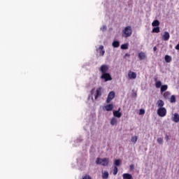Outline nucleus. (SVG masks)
Here are the masks:
<instances>
[{"mask_svg":"<svg viewBox=\"0 0 179 179\" xmlns=\"http://www.w3.org/2000/svg\"><path fill=\"white\" fill-rule=\"evenodd\" d=\"M131 36H132V27H131V26H127L122 30V37L127 38L131 37Z\"/></svg>","mask_w":179,"mask_h":179,"instance_id":"obj_1","label":"nucleus"},{"mask_svg":"<svg viewBox=\"0 0 179 179\" xmlns=\"http://www.w3.org/2000/svg\"><path fill=\"white\" fill-rule=\"evenodd\" d=\"M108 162H110V159L108 158H96V164H100L101 166H108Z\"/></svg>","mask_w":179,"mask_h":179,"instance_id":"obj_2","label":"nucleus"},{"mask_svg":"<svg viewBox=\"0 0 179 179\" xmlns=\"http://www.w3.org/2000/svg\"><path fill=\"white\" fill-rule=\"evenodd\" d=\"M157 114L159 117H166V115H167V110L166 108H159L157 111Z\"/></svg>","mask_w":179,"mask_h":179,"instance_id":"obj_3","label":"nucleus"},{"mask_svg":"<svg viewBox=\"0 0 179 179\" xmlns=\"http://www.w3.org/2000/svg\"><path fill=\"white\" fill-rule=\"evenodd\" d=\"M101 79H102V80H104V82L113 80V78L111 77V74H110V73H104L101 74Z\"/></svg>","mask_w":179,"mask_h":179,"instance_id":"obj_4","label":"nucleus"},{"mask_svg":"<svg viewBox=\"0 0 179 179\" xmlns=\"http://www.w3.org/2000/svg\"><path fill=\"white\" fill-rule=\"evenodd\" d=\"M108 69H110V67H108L107 64H103L99 68L101 75H103V73H107V72H108Z\"/></svg>","mask_w":179,"mask_h":179,"instance_id":"obj_5","label":"nucleus"},{"mask_svg":"<svg viewBox=\"0 0 179 179\" xmlns=\"http://www.w3.org/2000/svg\"><path fill=\"white\" fill-rule=\"evenodd\" d=\"M114 97H115V92H114L113 91L110 92L106 99V103L108 104L110 103L111 100H113Z\"/></svg>","mask_w":179,"mask_h":179,"instance_id":"obj_6","label":"nucleus"},{"mask_svg":"<svg viewBox=\"0 0 179 179\" xmlns=\"http://www.w3.org/2000/svg\"><path fill=\"white\" fill-rule=\"evenodd\" d=\"M94 97L95 100H97L99 97H101V87L96 90L95 93L94 94Z\"/></svg>","mask_w":179,"mask_h":179,"instance_id":"obj_7","label":"nucleus"},{"mask_svg":"<svg viewBox=\"0 0 179 179\" xmlns=\"http://www.w3.org/2000/svg\"><path fill=\"white\" fill-rule=\"evenodd\" d=\"M169 39L170 34L167 31H165L162 36V40H164V41H169Z\"/></svg>","mask_w":179,"mask_h":179,"instance_id":"obj_8","label":"nucleus"},{"mask_svg":"<svg viewBox=\"0 0 179 179\" xmlns=\"http://www.w3.org/2000/svg\"><path fill=\"white\" fill-rule=\"evenodd\" d=\"M113 117L115 118H121V117H122V113H121V112H120V110H114L113 112Z\"/></svg>","mask_w":179,"mask_h":179,"instance_id":"obj_9","label":"nucleus"},{"mask_svg":"<svg viewBox=\"0 0 179 179\" xmlns=\"http://www.w3.org/2000/svg\"><path fill=\"white\" fill-rule=\"evenodd\" d=\"M99 50L101 57H103L106 53V50H104V46H103V45H101L99 49H96V51H99Z\"/></svg>","mask_w":179,"mask_h":179,"instance_id":"obj_10","label":"nucleus"},{"mask_svg":"<svg viewBox=\"0 0 179 179\" xmlns=\"http://www.w3.org/2000/svg\"><path fill=\"white\" fill-rule=\"evenodd\" d=\"M138 58L140 61H143V59H146V53L141 52L140 53H138Z\"/></svg>","mask_w":179,"mask_h":179,"instance_id":"obj_11","label":"nucleus"},{"mask_svg":"<svg viewBox=\"0 0 179 179\" xmlns=\"http://www.w3.org/2000/svg\"><path fill=\"white\" fill-rule=\"evenodd\" d=\"M128 76L129 79H136V73L133 71H129Z\"/></svg>","mask_w":179,"mask_h":179,"instance_id":"obj_12","label":"nucleus"},{"mask_svg":"<svg viewBox=\"0 0 179 179\" xmlns=\"http://www.w3.org/2000/svg\"><path fill=\"white\" fill-rule=\"evenodd\" d=\"M157 107H159V108H164V101H163V100L159 99L157 101Z\"/></svg>","mask_w":179,"mask_h":179,"instance_id":"obj_13","label":"nucleus"},{"mask_svg":"<svg viewBox=\"0 0 179 179\" xmlns=\"http://www.w3.org/2000/svg\"><path fill=\"white\" fill-rule=\"evenodd\" d=\"M118 123V120L116 118V117H112L110 119V125H117V124Z\"/></svg>","mask_w":179,"mask_h":179,"instance_id":"obj_14","label":"nucleus"},{"mask_svg":"<svg viewBox=\"0 0 179 179\" xmlns=\"http://www.w3.org/2000/svg\"><path fill=\"white\" fill-rule=\"evenodd\" d=\"M172 121H173V122H179L178 113H174L173 117H172Z\"/></svg>","mask_w":179,"mask_h":179,"instance_id":"obj_15","label":"nucleus"},{"mask_svg":"<svg viewBox=\"0 0 179 179\" xmlns=\"http://www.w3.org/2000/svg\"><path fill=\"white\" fill-rule=\"evenodd\" d=\"M105 108L106 111H112L113 108H114V105L112 103L108 104L105 106Z\"/></svg>","mask_w":179,"mask_h":179,"instance_id":"obj_16","label":"nucleus"},{"mask_svg":"<svg viewBox=\"0 0 179 179\" xmlns=\"http://www.w3.org/2000/svg\"><path fill=\"white\" fill-rule=\"evenodd\" d=\"M123 179H132V175L129 173H123L122 174Z\"/></svg>","mask_w":179,"mask_h":179,"instance_id":"obj_17","label":"nucleus"},{"mask_svg":"<svg viewBox=\"0 0 179 179\" xmlns=\"http://www.w3.org/2000/svg\"><path fill=\"white\" fill-rule=\"evenodd\" d=\"M112 45L114 47V48H118V47H120V41H114L112 43Z\"/></svg>","mask_w":179,"mask_h":179,"instance_id":"obj_18","label":"nucleus"},{"mask_svg":"<svg viewBox=\"0 0 179 179\" xmlns=\"http://www.w3.org/2000/svg\"><path fill=\"white\" fill-rule=\"evenodd\" d=\"M172 58L171 56L170 55H165V62H167L168 64L170 63L172 61Z\"/></svg>","mask_w":179,"mask_h":179,"instance_id":"obj_19","label":"nucleus"},{"mask_svg":"<svg viewBox=\"0 0 179 179\" xmlns=\"http://www.w3.org/2000/svg\"><path fill=\"white\" fill-rule=\"evenodd\" d=\"M159 24H160V22L157 20H154L152 23V26L153 27H157V26H159Z\"/></svg>","mask_w":179,"mask_h":179,"instance_id":"obj_20","label":"nucleus"},{"mask_svg":"<svg viewBox=\"0 0 179 179\" xmlns=\"http://www.w3.org/2000/svg\"><path fill=\"white\" fill-rule=\"evenodd\" d=\"M168 87H169L167 86V85H162L161 87V93H163V92H166V90H167Z\"/></svg>","mask_w":179,"mask_h":179,"instance_id":"obj_21","label":"nucleus"},{"mask_svg":"<svg viewBox=\"0 0 179 179\" xmlns=\"http://www.w3.org/2000/svg\"><path fill=\"white\" fill-rule=\"evenodd\" d=\"M102 178H103V179H107V178H108V171H104V172L102 173Z\"/></svg>","mask_w":179,"mask_h":179,"instance_id":"obj_22","label":"nucleus"},{"mask_svg":"<svg viewBox=\"0 0 179 179\" xmlns=\"http://www.w3.org/2000/svg\"><path fill=\"white\" fill-rule=\"evenodd\" d=\"M152 33H160V28L159 27L152 29Z\"/></svg>","mask_w":179,"mask_h":179,"instance_id":"obj_23","label":"nucleus"},{"mask_svg":"<svg viewBox=\"0 0 179 179\" xmlns=\"http://www.w3.org/2000/svg\"><path fill=\"white\" fill-rule=\"evenodd\" d=\"M155 87H157V89L162 87V81H157L155 83Z\"/></svg>","mask_w":179,"mask_h":179,"instance_id":"obj_24","label":"nucleus"},{"mask_svg":"<svg viewBox=\"0 0 179 179\" xmlns=\"http://www.w3.org/2000/svg\"><path fill=\"white\" fill-rule=\"evenodd\" d=\"M131 141L133 142V143H136V142H138V136H135L131 137Z\"/></svg>","mask_w":179,"mask_h":179,"instance_id":"obj_25","label":"nucleus"},{"mask_svg":"<svg viewBox=\"0 0 179 179\" xmlns=\"http://www.w3.org/2000/svg\"><path fill=\"white\" fill-rule=\"evenodd\" d=\"M171 93L169 92H166L164 93V99H169V97H170L171 96Z\"/></svg>","mask_w":179,"mask_h":179,"instance_id":"obj_26","label":"nucleus"},{"mask_svg":"<svg viewBox=\"0 0 179 179\" xmlns=\"http://www.w3.org/2000/svg\"><path fill=\"white\" fill-rule=\"evenodd\" d=\"M114 164L115 166H120V164H121V160L120 159H115V162H114Z\"/></svg>","mask_w":179,"mask_h":179,"instance_id":"obj_27","label":"nucleus"},{"mask_svg":"<svg viewBox=\"0 0 179 179\" xmlns=\"http://www.w3.org/2000/svg\"><path fill=\"white\" fill-rule=\"evenodd\" d=\"M121 49L122 50H128V44H122L121 45Z\"/></svg>","mask_w":179,"mask_h":179,"instance_id":"obj_28","label":"nucleus"},{"mask_svg":"<svg viewBox=\"0 0 179 179\" xmlns=\"http://www.w3.org/2000/svg\"><path fill=\"white\" fill-rule=\"evenodd\" d=\"M171 103H176V96L172 95L170 99Z\"/></svg>","mask_w":179,"mask_h":179,"instance_id":"obj_29","label":"nucleus"},{"mask_svg":"<svg viewBox=\"0 0 179 179\" xmlns=\"http://www.w3.org/2000/svg\"><path fill=\"white\" fill-rule=\"evenodd\" d=\"M117 173H118V168L117 166H115L113 169V176H117Z\"/></svg>","mask_w":179,"mask_h":179,"instance_id":"obj_30","label":"nucleus"},{"mask_svg":"<svg viewBox=\"0 0 179 179\" xmlns=\"http://www.w3.org/2000/svg\"><path fill=\"white\" fill-rule=\"evenodd\" d=\"M157 142L159 144V145H163V138H158L157 140Z\"/></svg>","mask_w":179,"mask_h":179,"instance_id":"obj_31","label":"nucleus"},{"mask_svg":"<svg viewBox=\"0 0 179 179\" xmlns=\"http://www.w3.org/2000/svg\"><path fill=\"white\" fill-rule=\"evenodd\" d=\"M100 30L101 31H106L107 30V26L103 25V27L100 28Z\"/></svg>","mask_w":179,"mask_h":179,"instance_id":"obj_32","label":"nucleus"},{"mask_svg":"<svg viewBox=\"0 0 179 179\" xmlns=\"http://www.w3.org/2000/svg\"><path fill=\"white\" fill-rule=\"evenodd\" d=\"M83 179H92V177H90L89 175H85L83 177Z\"/></svg>","mask_w":179,"mask_h":179,"instance_id":"obj_33","label":"nucleus"},{"mask_svg":"<svg viewBox=\"0 0 179 179\" xmlns=\"http://www.w3.org/2000/svg\"><path fill=\"white\" fill-rule=\"evenodd\" d=\"M140 115H143L145 114V110L141 109L139 112Z\"/></svg>","mask_w":179,"mask_h":179,"instance_id":"obj_34","label":"nucleus"},{"mask_svg":"<svg viewBox=\"0 0 179 179\" xmlns=\"http://www.w3.org/2000/svg\"><path fill=\"white\" fill-rule=\"evenodd\" d=\"M165 139L166 141H168L170 139V137L169 136V135L165 136Z\"/></svg>","mask_w":179,"mask_h":179,"instance_id":"obj_35","label":"nucleus"},{"mask_svg":"<svg viewBox=\"0 0 179 179\" xmlns=\"http://www.w3.org/2000/svg\"><path fill=\"white\" fill-rule=\"evenodd\" d=\"M130 170H134V169H135V166H134V164L130 165Z\"/></svg>","mask_w":179,"mask_h":179,"instance_id":"obj_36","label":"nucleus"},{"mask_svg":"<svg viewBox=\"0 0 179 179\" xmlns=\"http://www.w3.org/2000/svg\"><path fill=\"white\" fill-rule=\"evenodd\" d=\"M175 48H176V50H179V44L176 45Z\"/></svg>","mask_w":179,"mask_h":179,"instance_id":"obj_37","label":"nucleus"},{"mask_svg":"<svg viewBox=\"0 0 179 179\" xmlns=\"http://www.w3.org/2000/svg\"><path fill=\"white\" fill-rule=\"evenodd\" d=\"M153 51H157V48L156 46L153 48Z\"/></svg>","mask_w":179,"mask_h":179,"instance_id":"obj_38","label":"nucleus"},{"mask_svg":"<svg viewBox=\"0 0 179 179\" xmlns=\"http://www.w3.org/2000/svg\"><path fill=\"white\" fill-rule=\"evenodd\" d=\"M94 89H92V90H91V94H93V93H94Z\"/></svg>","mask_w":179,"mask_h":179,"instance_id":"obj_39","label":"nucleus"},{"mask_svg":"<svg viewBox=\"0 0 179 179\" xmlns=\"http://www.w3.org/2000/svg\"><path fill=\"white\" fill-rule=\"evenodd\" d=\"M124 57H130V55L128 54V53H126L125 55H124Z\"/></svg>","mask_w":179,"mask_h":179,"instance_id":"obj_40","label":"nucleus"},{"mask_svg":"<svg viewBox=\"0 0 179 179\" xmlns=\"http://www.w3.org/2000/svg\"><path fill=\"white\" fill-rule=\"evenodd\" d=\"M77 141H78V142H80V141H82V139H81V138H78Z\"/></svg>","mask_w":179,"mask_h":179,"instance_id":"obj_41","label":"nucleus"},{"mask_svg":"<svg viewBox=\"0 0 179 179\" xmlns=\"http://www.w3.org/2000/svg\"><path fill=\"white\" fill-rule=\"evenodd\" d=\"M117 111H119V113L121 111V108H119Z\"/></svg>","mask_w":179,"mask_h":179,"instance_id":"obj_42","label":"nucleus"},{"mask_svg":"<svg viewBox=\"0 0 179 179\" xmlns=\"http://www.w3.org/2000/svg\"><path fill=\"white\" fill-rule=\"evenodd\" d=\"M92 100H93V98H92Z\"/></svg>","mask_w":179,"mask_h":179,"instance_id":"obj_43","label":"nucleus"}]
</instances>
